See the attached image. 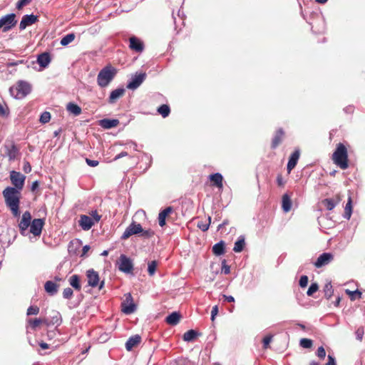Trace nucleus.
Here are the masks:
<instances>
[{
	"instance_id": "obj_16",
	"label": "nucleus",
	"mask_w": 365,
	"mask_h": 365,
	"mask_svg": "<svg viewBox=\"0 0 365 365\" xmlns=\"http://www.w3.org/2000/svg\"><path fill=\"white\" fill-rule=\"evenodd\" d=\"M36 62L41 68H46L51 62V53L49 52H43L37 56Z\"/></svg>"
},
{
	"instance_id": "obj_40",
	"label": "nucleus",
	"mask_w": 365,
	"mask_h": 365,
	"mask_svg": "<svg viewBox=\"0 0 365 365\" xmlns=\"http://www.w3.org/2000/svg\"><path fill=\"white\" fill-rule=\"evenodd\" d=\"M158 113H159L163 117H167L170 113V108L167 104H163L158 108Z\"/></svg>"
},
{
	"instance_id": "obj_56",
	"label": "nucleus",
	"mask_w": 365,
	"mask_h": 365,
	"mask_svg": "<svg viewBox=\"0 0 365 365\" xmlns=\"http://www.w3.org/2000/svg\"><path fill=\"white\" fill-rule=\"evenodd\" d=\"M32 170V166L29 163V161H24V166H23V170L24 173H29Z\"/></svg>"
},
{
	"instance_id": "obj_15",
	"label": "nucleus",
	"mask_w": 365,
	"mask_h": 365,
	"mask_svg": "<svg viewBox=\"0 0 365 365\" xmlns=\"http://www.w3.org/2000/svg\"><path fill=\"white\" fill-rule=\"evenodd\" d=\"M122 310L125 314H132L135 311V304L133 303L130 294L126 295V299L122 303Z\"/></svg>"
},
{
	"instance_id": "obj_60",
	"label": "nucleus",
	"mask_w": 365,
	"mask_h": 365,
	"mask_svg": "<svg viewBox=\"0 0 365 365\" xmlns=\"http://www.w3.org/2000/svg\"><path fill=\"white\" fill-rule=\"evenodd\" d=\"M277 182L279 186H284L285 182L283 180V178L281 174L278 175L277 177Z\"/></svg>"
},
{
	"instance_id": "obj_49",
	"label": "nucleus",
	"mask_w": 365,
	"mask_h": 365,
	"mask_svg": "<svg viewBox=\"0 0 365 365\" xmlns=\"http://www.w3.org/2000/svg\"><path fill=\"white\" fill-rule=\"evenodd\" d=\"M73 295V292L71 288H65L63 292V297L66 298V299H69Z\"/></svg>"
},
{
	"instance_id": "obj_6",
	"label": "nucleus",
	"mask_w": 365,
	"mask_h": 365,
	"mask_svg": "<svg viewBox=\"0 0 365 365\" xmlns=\"http://www.w3.org/2000/svg\"><path fill=\"white\" fill-rule=\"evenodd\" d=\"M16 15L14 13H10L0 18V29L2 32H7L12 29L16 25Z\"/></svg>"
},
{
	"instance_id": "obj_41",
	"label": "nucleus",
	"mask_w": 365,
	"mask_h": 365,
	"mask_svg": "<svg viewBox=\"0 0 365 365\" xmlns=\"http://www.w3.org/2000/svg\"><path fill=\"white\" fill-rule=\"evenodd\" d=\"M324 297L329 299L333 295L334 289L333 286L330 282L326 283V284L324 286Z\"/></svg>"
},
{
	"instance_id": "obj_54",
	"label": "nucleus",
	"mask_w": 365,
	"mask_h": 365,
	"mask_svg": "<svg viewBox=\"0 0 365 365\" xmlns=\"http://www.w3.org/2000/svg\"><path fill=\"white\" fill-rule=\"evenodd\" d=\"M31 0H20L16 4V8L18 9H21L22 7L25 6V5L30 4Z\"/></svg>"
},
{
	"instance_id": "obj_61",
	"label": "nucleus",
	"mask_w": 365,
	"mask_h": 365,
	"mask_svg": "<svg viewBox=\"0 0 365 365\" xmlns=\"http://www.w3.org/2000/svg\"><path fill=\"white\" fill-rule=\"evenodd\" d=\"M222 297L225 300H227V302H235V297H233L232 295L222 294Z\"/></svg>"
},
{
	"instance_id": "obj_58",
	"label": "nucleus",
	"mask_w": 365,
	"mask_h": 365,
	"mask_svg": "<svg viewBox=\"0 0 365 365\" xmlns=\"http://www.w3.org/2000/svg\"><path fill=\"white\" fill-rule=\"evenodd\" d=\"M222 272H224L225 274H228L230 272V268L228 265H226V261L224 260L222 262Z\"/></svg>"
},
{
	"instance_id": "obj_11",
	"label": "nucleus",
	"mask_w": 365,
	"mask_h": 365,
	"mask_svg": "<svg viewBox=\"0 0 365 365\" xmlns=\"http://www.w3.org/2000/svg\"><path fill=\"white\" fill-rule=\"evenodd\" d=\"M334 258L332 253L324 252L319 256L314 264L316 267H324L331 263V262L334 260Z\"/></svg>"
},
{
	"instance_id": "obj_44",
	"label": "nucleus",
	"mask_w": 365,
	"mask_h": 365,
	"mask_svg": "<svg viewBox=\"0 0 365 365\" xmlns=\"http://www.w3.org/2000/svg\"><path fill=\"white\" fill-rule=\"evenodd\" d=\"M299 344L303 348H311L313 346V341L310 339H301L299 341Z\"/></svg>"
},
{
	"instance_id": "obj_26",
	"label": "nucleus",
	"mask_w": 365,
	"mask_h": 365,
	"mask_svg": "<svg viewBox=\"0 0 365 365\" xmlns=\"http://www.w3.org/2000/svg\"><path fill=\"white\" fill-rule=\"evenodd\" d=\"M119 124V119L104 118L101 119L99 123L100 126L103 127L104 129H110V128L118 126Z\"/></svg>"
},
{
	"instance_id": "obj_48",
	"label": "nucleus",
	"mask_w": 365,
	"mask_h": 365,
	"mask_svg": "<svg viewBox=\"0 0 365 365\" xmlns=\"http://www.w3.org/2000/svg\"><path fill=\"white\" fill-rule=\"evenodd\" d=\"M319 289V286L317 283H312V284L309 286L308 290H307V295H312L314 292H317Z\"/></svg>"
},
{
	"instance_id": "obj_2",
	"label": "nucleus",
	"mask_w": 365,
	"mask_h": 365,
	"mask_svg": "<svg viewBox=\"0 0 365 365\" xmlns=\"http://www.w3.org/2000/svg\"><path fill=\"white\" fill-rule=\"evenodd\" d=\"M331 160L339 168L345 170L349 167V160L347 147L340 143L336 144V148L331 156Z\"/></svg>"
},
{
	"instance_id": "obj_39",
	"label": "nucleus",
	"mask_w": 365,
	"mask_h": 365,
	"mask_svg": "<svg viewBox=\"0 0 365 365\" xmlns=\"http://www.w3.org/2000/svg\"><path fill=\"white\" fill-rule=\"evenodd\" d=\"M211 222V217H207V219L205 222L203 221H198L197 222V227H199L202 231L208 230L210 227V225Z\"/></svg>"
},
{
	"instance_id": "obj_50",
	"label": "nucleus",
	"mask_w": 365,
	"mask_h": 365,
	"mask_svg": "<svg viewBox=\"0 0 365 365\" xmlns=\"http://www.w3.org/2000/svg\"><path fill=\"white\" fill-rule=\"evenodd\" d=\"M272 336L271 335H269V336H265L262 340V342H263V348L264 349H267L269 348V343L272 341Z\"/></svg>"
},
{
	"instance_id": "obj_30",
	"label": "nucleus",
	"mask_w": 365,
	"mask_h": 365,
	"mask_svg": "<svg viewBox=\"0 0 365 365\" xmlns=\"http://www.w3.org/2000/svg\"><path fill=\"white\" fill-rule=\"evenodd\" d=\"M181 318V314L178 312H173L172 314H168L166 317L165 322L170 325H177L179 323Z\"/></svg>"
},
{
	"instance_id": "obj_52",
	"label": "nucleus",
	"mask_w": 365,
	"mask_h": 365,
	"mask_svg": "<svg viewBox=\"0 0 365 365\" xmlns=\"http://www.w3.org/2000/svg\"><path fill=\"white\" fill-rule=\"evenodd\" d=\"M90 214L94 221V223L100 221L101 215L98 214L97 210H92Z\"/></svg>"
},
{
	"instance_id": "obj_9",
	"label": "nucleus",
	"mask_w": 365,
	"mask_h": 365,
	"mask_svg": "<svg viewBox=\"0 0 365 365\" xmlns=\"http://www.w3.org/2000/svg\"><path fill=\"white\" fill-rule=\"evenodd\" d=\"M129 48L133 51L141 53L145 48L143 41L140 40V38L136 36H131L129 38Z\"/></svg>"
},
{
	"instance_id": "obj_29",
	"label": "nucleus",
	"mask_w": 365,
	"mask_h": 365,
	"mask_svg": "<svg viewBox=\"0 0 365 365\" xmlns=\"http://www.w3.org/2000/svg\"><path fill=\"white\" fill-rule=\"evenodd\" d=\"M210 179L212 182V185L218 187V188H222L223 187V176L220 173H215L210 175Z\"/></svg>"
},
{
	"instance_id": "obj_45",
	"label": "nucleus",
	"mask_w": 365,
	"mask_h": 365,
	"mask_svg": "<svg viewBox=\"0 0 365 365\" xmlns=\"http://www.w3.org/2000/svg\"><path fill=\"white\" fill-rule=\"evenodd\" d=\"M9 115V109L6 104L0 102V116L7 117Z\"/></svg>"
},
{
	"instance_id": "obj_47",
	"label": "nucleus",
	"mask_w": 365,
	"mask_h": 365,
	"mask_svg": "<svg viewBox=\"0 0 365 365\" xmlns=\"http://www.w3.org/2000/svg\"><path fill=\"white\" fill-rule=\"evenodd\" d=\"M51 119V113L49 112H43L41 113L39 121L45 124V123L49 122Z\"/></svg>"
},
{
	"instance_id": "obj_10",
	"label": "nucleus",
	"mask_w": 365,
	"mask_h": 365,
	"mask_svg": "<svg viewBox=\"0 0 365 365\" xmlns=\"http://www.w3.org/2000/svg\"><path fill=\"white\" fill-rule=\"evenodd\" d=\"M341 200L342 196L341 194H336L332 198L322 200V204L327 210H333L336 205H339Z\"/></svg>"
},
{
	"instance_id": "obj_31",
	"label": "nucleus",
	"mask_w": 365,
	"mask_h": 365,
	"mask_svg": "<svg viewBox=\"0 0 365 365\" xmlns=\"http://www.w3.org/2000/svg\"><path fill=\"white\" fill-rule=\"evenodd\" d=\"M69 284L76 290H81L82 289L81 284L80 282V277L78 274L71 275L68 279Z\"/></svg>"
},
{
	"instance_id": "obj_12",
	"label": "nucleus",
	"mask_w": 365,
	"mask_h": 365,
	"mask_svg": "<svg viewBox=\"0 0 365 365\" xmlns=\"http://www.w3.org/2000/svg\"><path fill=\"white\" fill-rule=\"evenodd\" d=\"M44 219H34L31 223L30 231L34 236H40L42 233V228L44 225Z\"/></svg>"
},
{
	"instance_id": "obj_22",
	"label": "nucleus",
	"mask_w": 365,
	"mask_h": 365,
	"mask_svg": "<svg viewBox=\"0 0 365 365\" xmlns=\"http://www.w3.org/2000/svg\"><path fill=\"white\" fill-rule=\"evenodd\" d=\"M284 136L285 133L282 128H279L277 130L271 143V148L272 149H276V148L282 143Z\"/></svg>"
},
{
	"instance_id": "obj_35",
	"label": "nucleus",
	"mask_w": 365,
	"mask_h": 365,
	"mask_svg": "<svg viewBox=\"0 0 365 365\" xmlns=\"http://www.w3.org/2000/svg\"><path fill=\"white\" fill-rule=\"evenodd\" d=\"M66 108L70 113L74 114V115H79V114L82 113L81 108L79 107L78 104L71 103V102L67 105Z\"/></svg>"
},
{
	"instance_id": "obj_21",
	"label": "nucleus",
	"mask_w": 365,
	"mask_h": 365,
	"mask_svg": "<svg viewBox=\"0 0 365 365\" xmlns=\"http://www.w3.org/2000/svg\"><path fill=\"white\" fill-rule=\"evenodd\" d=\"M78 225L83 228V230H89L93 225H94V221L92 217L88 215H81L78 220Z\"/></svg>"
},
{
	"instance_id": "obj_37",
	"label": "nucleus",
	"mask_w": 365,
	"mask_h": 365,
	"mask_svg": "<svg viewBox=\"0 0 365 365\" xmlns=\"http://www.w3.org/2000/svg\"><path fill=\"white\" fill-rule=\"evenodd\" d=\"M245 239L243 237H240L238 240L235 242L233 250L235 252H241V251L245 248Z\"/></svg>"
},
{
	"instance_id": "obj_63",
	"label": "nucleus",
	"mask_w": 365,
	"mask_h": 365,
	"mask_svg": "<svg viewBox=\"0 0 365 365\" xmlns=\"http://www.w3.org/2000/svg\"><path fill=\"white\" fill-rule=\"evenodd\" d=\"M128 155V152H125V151L120 152L118 155H116L115 156L114 160H117V159L123 158V156H127Z\"/></svg>"
},
{
	"instance_id": "obj_17",
	"label": "nucleus",
	"mask_w": 365,
	"mask_h": 365,
	"mask_svg": "<svg viewBox=\"0 0 365 365\" xmlns=\"http://www.w3.org/2000/svg\"><path fill=\"white\" fill-rule=\"evenodd\" d=\"M300 152L299 150H295L289 156L288 163L287 164V170L291 173L292 170L295 168L297 162L299 159Z\"/></svg>"
},
{
	"instance_id": "obj_18",
	"label": "nucleus",
	"mask_w": 365,
	"mask_h": 365,
	"mask_svg": "<svg viewBox=\"0 0 365 365\" xmlns=\"http://www.w3.org/2000/svg\"><path fill=\"white\" fill-rule=\"evenodd\" d=\"M125 92V90L124 88H118L112 91L108 99V103L109 104H115L120 98L123 97Z\"/></svg>"
},
{
	"instance_id": "obj_32",
	"label": "nucleus",
	"mask_w": 365,
	"mask_h": 365,
	"mask_svg": "<svg viewBox=\"0 0 365 365\" xmlns=\"http://www.w3.org/2000/svg\"><path fill=\"white\" fill-rule=\"evenodd\" d=\"M225 245L224 241H220L212 247V252L215 255H222L225 252Z\"/></svg>"
},
{
	"instance_id": "obj_57",
	"label": "nucleus",
	"mask_w": 365,
	"mask_h": 365,
	"mask_svg": "<svg viewBox=\"0 0 365 365\" xmlns=\"http://www.w3.org/2000/svg\"><path fill=\"white\" fill-rule=\"evenodd\" d=\"M357 339L361 340L364 334V330L363 328H358L355 332Z\"/></svg>"
},
{
	"instance_id": "obj_3",
	"label": "nucleus",
	"mask_w": 365,
	"mask_h": 365,
	"mask_svg": "<svg viewBox=\"0 0 365 365\" xmlns=\"http://www.w3.org/2000/svg\"><path fill=\"white\" fill-rule=\"evenodd\" d=\"M133 234H140L144 238H151V237L154 236L155 232L150 230V228L144 230L141 225L135 222H132L123 232L121 238L123 240L128 239L129 237L133 235Z\"/></svg>"
},
{
	"instance_id": "obj_43",
	"label": "nucleus",
	"mask_w": 365,
	"mask_h": 365,
	"mask_svg": "<svg viewBox=\"0 0 365 365\" xmlns=\"http://www.w3.org/2000/svg\"><path fill=\"white\" fill-rule=\"evenodd\" d=\"M346 292L349 294L351 300H355L356 298L359 299V298L362 297V292L359 291V289H356L355 291H349V289H346Z\"/></svg>"
},
{
	"instance_id": "obj_55",
	"label": "nucleus",
	"mask_w": 365,
	"mask_h": 365,
	"mask_svg": "<svg viewBox=\"0 0 365 365\" xmlns=\"http://www.w3.org/2000/svg\"><path fill=\"white\" fill-rule=\"evenodd\" d=\"M218 312H219L218 306H217V305L214 306L212 308V312H211V320H212V322H214L215 317L217 314Z\"/></svg>"
},
{
	"instance_id": "obj_27",
	"label": "nucleus",
	"mask_w": 365,
	"mask_h": 365,
	"mask_svg": "<svg viewBox=\"0 0 365 365\" xmlns=\"http://www.w3.org/2000/svg\"><path fill=\"white\" fill-rule=\"evenodd\" d=\"M173 207H168L160 211L158 215V222L160 226H165L166 225V219L170 213H173Z\"/></svg>"
},
{
	"instance_id": "obj_24",
	"label": "nucleus",
	"mask_w": 365,
	"mask_h": 365,
	"mask_svg": "<svg viewBox=\"0 0 365 365\" xmlns=\"http://www.w3.org/2000/svg\"><path fill=\"white\" fill-rule=\"evenodd\" d=\"M27 322L32 330H36V329L41 324L47 326L50 324L49 320L46 319V317H43L42 319H41V317L39 319H37V317L36 319H29L27 320Z\"/></svg>"
},
{
	"instance_id": "obj_20",
	"label": "nucleus",
	"mask_w": 365,
	"mask_h": 365,
	"mask_svg": "<svg viewBox=\"0 0 365 365\" xmlns=\"http://www.w3.org/2000/svg\"><path fill=\"white\" fill-rule=\"evenodd\" d=\"M88 284L91 287H97L99 284L100 277L97 272L94 269H88L86 272Z\"/></svg>"
},
{
	"instance_id": "obj_5",
	"label": "nucleus",
	"mask_w": 365,
	"mask_h": 365,
	"mask_svg": "<svg viewBox=\"0 0 365 365\" xmlns=\"http://www.w3.org/2000/svg\"><path fill=\"white\" fill-rule=\"evenodd\" d=\"M12 96L16 99H22L29 94L32 91V86L29 82L24 80H19L16 85L12 86L9 89Z\"/></svg>"
},
{
	"instance_id": "obj_28",
	"label": "nucleus",
	"mask_w": 365,
	"mask_h": 365,
	"mask_svg": "<svg viewBox=\"0 0 365 365\" xmlns=\"http://www.w3.org/2000/svg\"><path fill=\"white\" fill-rule=\"evenodd\" d=\"M44 288L46 292L50 295H54L58 290V284L53 282V281L48 280L44 284Z\"/></svg>"
},
{
	"instance_id": "obj_23",
	"label": "nucleus",
	"mask_w": 365,
	"mask_h": 365,
	"mask_svg": "<svg viewBox=\"0 0 365 365\" xmlns=\"http://www.w3.org/2000/svg\"><path fill=\"white\" fill-rule=\"evenodd\" d=\"M6 154L9 160H14L19 153V149L17 148L14 143H11L5 145Z\"/></svg>"
},
{
	"instance_id": "obj_51",
	"label": "nucleus",
	"mask_w": 365,
	"mask_h": 365,
	"mask_svg": "<svg viewBox=\"0 0 365 365\" xmlns=\"http://www.w3.org/2000/svg\"><path fill=\"white\" fill-rule=\"evenodd\" d=\"M299 284L300 287H305L307 286L308 284V277L307 275H302L300 279H299Z\"/></svg>"
},
{
	"instance_id": "obj_14",
	"label": "nucleus",
	"mask_w": 365,
	"mask_h": 365,
	"mask_svg": "<svg viewBox=\"0 0 365 365\" xmlns=\"http://www.w3.org/2000/svg\"><path fill=\"white\" fill-rule=\"evenodd\" d=\"M38 16L36 15H24L22 16L21 21L19 24V29L24 30L27 26H29V25L36 24V22L38 21Z\"/></svg>"
},
{
	"instance_id": "obj_59",
	"label": "nucleus",
	"mask_w": 365,
	"mask_h": 365,
	"mask_svg": "<svg viewBox=\"0 0 365 365\" xmlns=\"http://www.w3.org/2000/svg\"><path fill=\"white\" fill-rule=\"evenodd\" d=\"M86 161L87 164L91 167L98 166V165L99 164L98 160H90V158H86Z\"/></svg>"
},
{
	"instance_id": "obj_7",
	"label": "nucleus",
	"mask_w": 365,
	"mask_h": 365,
	"mask_svg": "<svg viewBox=\"0 0 365 365\" xmlns=\"http://www.w3.org/2000/svg\"><path fill=\"white\" fill-rule=\"evenodd\" d=\"M25 178L26 177L21 172L14 170L10 172V180L14 185L12 187L17 189L19 193H21L25 183Z\"/></svg>"
},
{
	"instance_id": "obj_53",
	"label": "nucleus",
	"mask_w": 365,
	"mask_h": 365,
	"mask_svg": "<svg viewBox=\"0 0 365 365\" xmlns=\"http://www.w3.org/2000/svg\"><path fill=\"white\" fill-rule=\"evenodd\" d=\"M317 354L320 359H324L326 356V354H327L324 347H323V346L318 347Z\"/></svg>"
},
{
	"instance_id": "obj_64",
	"label": "nucleus",
	"mask_w": 365,
	"mask_h": 365,
	"mask_svg": "<svg viewBox=\"0 0 365 365\" xmlns=\"http://www.w3.org/2000/svg\"><path fill=\"white\" fill-rule=\"evenodd\" d=\"M38 185L39 183L38 180H35V182H33L31 185V191H35V190L38 188Z\"/></svg>"
},
{
	"instance_id": "obj_4",
	"label": "nucleus",
	"mask_w": 365,
	"mask_h": 365,
	"mask_svg": "<svg viewBox=\"0 0 365 365\" xmlns=\"http://www.w3.org/2000/svg\"><path fill=\"white\" fill-rule=\"evenodd\" d=\"M117 73V68L111 65L106 66L99 71L97 76V83L101 88H105L112 82Z\"/></svg>"
},
{
	"instance_id": "obj_42",
	"label": "nucleus",
	"mask_w": 365,
	"mask_h": 365,
	"mask_svg": "<svg viewBox=\"0 0 365 365\" xmlns=\"http://www.w3.org/2000/svg\"><path fill=\"white\" fill-rule=\"evenodd\" d=\"M158 266V262L156 260L150 261L148 264V272L150 276H153L155 274L156 272V268Z\"/></svg>"
},
{
	"instance_id": "obj_13",
	"label": "nucleus",
	"mask_w": 365,
	"mask_h": 365,
	"mask_svg": "<svg viewBox=\"0 0 365 365\" xmlns=\"http://www.w3.org/2000/svg\"><path fill=\"white\" fill-rule=\"evenodd\" d=\"M32 216L29 211H25L21 217V222L19 225V227L21 230V234H24L25 231L27 230L29 226L31 227Z\"/></svg>"
},
{
	"instance_id": "obj_25",
	"label": "nucleus",
	"mask_w": 365,
	"mask_h": 365,
	"mask_svg": "<svg viewBox=\"0 0 365 365\" xmlns=\"http://www.w3.org/2000/svg\"><path fill=\"white\" fill-rule=\"evenodd\" d=\"M141 341L142 338L140 335L132 336L125 342V348L128 351H131L133 348L137 347Z\"/></svg>"
},
{
	"instance_id": "obj_46",
	"label": "nucleus",
	"mask_w": 365,
	"mask_h": 365,
	"mask_svg": "<svg viewBox=\"0 0 365 365\" xmlns=\"http://www.w3.org/2000/svg\"><path fill=\"white\" fill-rule=\"evenodd\" d=\"M39 312L40 308L37 305H31L27 309V315L38 314Z\"/></svg>"
},
{
	"instance_id": "obj_8",
	"label": "nucleus",
	"mask_w": 365,
	"mask_h": 365,
	"mask_svg": "<svg viewBox=\"0 0 365 365\" xmlns=\"http://www.w3.org/2000/svg\"><path fill=\"white\" fill-rule=\"evenodd\" d=\"M118 269L123 272H132L133 270V263L126 255H121L119 258Z\"/></svg>"
},
{
	"instance_id": "obj_34",
	"label": "nucleus",
	"mask_w": 365,
	"mask_h": 365,
	"mask_svg": "<svg viewBox=\"0 0 365 365\" xmlns=\"http://www.w3.org/2000/svg\"><path fill=\"white\" fill-rule=\"evenodd\" d=\"M292 209V200L288 194H284L282 196V210L289 212Z\"/></svg>"
},
{
	"instance_id": "obj_36",
	"label": "nucleus",
	"mask_w": 365,
	"mask_h": 365,
	"mask_svg": "<svg viewBox=\"0 0 365 365\" xmlns=\"http://www.w3.org/2000/svg\"><path fill=\"white\" fill-rule=\"evenodd\" d=\"M352 213V200L351 196H349V199L347 200V202L345 205V211L344 216L346 219L349 220L351 217Z\"/></svg>"
},
{
	"instance_id": "obj_19",
	"label": "nucleus",
	"mask_w": 365,
	"mask_h": 365,
	"mask_svg": "<svg viewBox=\"0 0 365 365\" xmlns=\"http://www.w3.org/2000/svg\"><path fill=\"white\" fill-rule=\"evenodd\" d=\"M145 73H139L133 77L131 81L128 83L127 88L130 89H135L141 85L143 81L145 79Z\"/></svg>"
},
{
	"instance_id": "obj_33",
	"label": "nucleus",
	"mask_w": 365,
	"mask_h": 365,
	"mask_svg": "<svg viewBox=\"0 0 365 365\" xmlns=\"http://www.w3.org/2000/svg\"><path fill=\"white\" fill-rule=\"evenodd\" d=\"M200 333H197V331L191 329L184 333L182 339L185 341H193L196 339L197 336H200Z\"/></svg>"
},
{
	"instance_id": "obj_62",
	"label": "nucleus",
	"mask_w": 365,
	"mask_h": 365,
	"mask_svg": "<svg viewBox=\"0 0 365 365\" xmlns=\"http://www.w3.org/2000/svg\"><path fill=\"white\" fill-rule=\"evenodd\" d=\"M325 365H336L335 358L333 356L328 355V361Z\"/></svg>"
},
{
	"instance_id": "obj_38",
	"label": "nucleus",
	"mask_w": 365,
	"mask_h": 365,
	"mask_svg": "<svg viewBox=\"0 0 365 365\" xmlns=\"http://www.w3.org/2000/svg\"><path fill=\"white\" fill-rule=\"evenodd\" d=\"M75 40V34L74 33H69L68 34L65 35L61 40L60 43L62 46H67Z\"/></svg>"
},
{
	"instance_id": "obj_1",
	"label": "nucleus",
	"mask_w": 365,
	"mask_h": 365,
	"mask_svg": "<svg viewBox=\"0 0 365 365\" xmlns=\"http://www.w3.org/2000/svg\"><path fill=\"white\" fill-rule=\"evenodd\" d=\"M2 195L6 207L10 210L11 214L14 217H19L21 211L19 210L21 193H19L17 189L13 188L12 186H7L2 191Z\"/></svg>"
}]
</instances>
